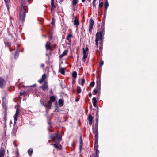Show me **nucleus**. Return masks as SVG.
<instances>
[{"mask_svg":"<svg viewBox=\"0 0 157 157\" xmlns=\"http://www.w3.org/2000/svg\"><path fill=\"white\" fill-rule=\"evenodd\" d=\"M26 8L25 4L24 3H22L21 6L20 15V19L22 21H23L25 18Z\"/></svg>","mask_w":157,"mask_h":157,"instance_id":"obj_1","label":"nucleus"},{"mask_svg":"<svg viewBox=\"0 0 157 157\" xmlns=\"http://www.w3.org/2000/svg\"><path fill=\"white\" fill-rule=\"evenodd\" d=\"M96 39L95 40L96 44L97 47H98V41L99 40H102V33L101 32L97 33L96 35Z\"/></svg>","mask_w":157,"mask_h":157,"instance_id":"obj_2","label":"nucleus"},{"mask_svg":"<svg viewBox=\"0 0 157 157\" xmlns=\"http://www.w3.org/2000/svg\"><path fill=\"white\" fill-rule=\"evenodd\" d=\"M88 51V48L87 47H86L85 48H83V56L82 58V60L84 62H85V59L87 58L88 53L87 52Z\"/></svg>","mask_w":157,"mask_h":157,"instance_id":"obj_3","label":"nucleus"},{"mask_svg":"<svg viewBox=\"0 0 157 157\" xmlns=\"http://www.w3.org/2000/svg\"><path fill=\"white\" fill-rule=\"evenodd\" d=\"M51 137L54 141L56 140H61V136L60 135L58 134H56L54 135H52L51 136Z\"/></svg>","mask_w":157,"mask_h":157,"instance_id":"obj_4","label":"nucleus"},{"mask_svg":"<svg viewBox=\"0 0 157 157\" xmlns=\"http://www.w3.org/2000/svg\"><path fill=\"white\" fill-rule=\"evenodd\" d=\"M89 25V31L90 32L93 28V26L94 23V21L92 19H90Z\"/></svg>","mask_w":157,"mask_h":157,"instance_id":"obj_5","label":"nucleus"},{"mask_svg":"<svg viewBox=\"0 0 157 157\" xmlns=\"http://www.w3.org/2000/svg\"><path fill=\"white\" fill-rule=\"evenodd\" d=\"M6 85L5 80L2 78L0 77V87L3 88Z\"/></svg>","mask_w":157,"mask_h":157,"instance_id":"obj_6","label":"nucleus"},{"mask_svg":"<svg viewBox=\"0 0 157 157\" xmlns=\"http://www.w3.org/2000/svg\"><path fill=\"white\" fill-rule=\"evenodd\" d=\"M19 113V112L18 111V109H17L16 113L14 116V125H15L16 124V121L17 120V117Z\"/></svg>","mask_w":157,"mask_h":157,"instance_id":"obj_7","label":"nucleus"},{"mask_svg":"<svg viewBox=\"0 0 157 157\" xmlns=\"http://www.w3.org/2000/svg\"><path fill=\"white\" fill-rule=\"evenodd\" d=\"M42 89L44 90H48V86L47 82L45 81L44 82V84L42 86Z\"/></svg>","mask_w":157,"mask_h":157,"instance_id":"obj_8","label":"nucleus"},{"mask_svg":"<svg viewBox=\"0 0 157 157\" xmlns=\"http://www.w3.org/2000/svg\"><path fill=\"white\" fill-rule=\"evenodd\" d=\"M52 102L49 101L48 103L44 105V106L47 109H50L51 106Z\"/></svg>","mask_w":157,"mask_h":157,"instance_id":"obj_9","label":"nucleus"},{"mask_svg":"<svg viewBox=\"0 0 157 157\" xmlns=\"http://www.w3.org/2000/svg\"><path fill=\"white\" fill-rule=\"evenodd\" d=\"M7 8L9 10V8L10 7V0H4Z\"/></svg>","mask_w":157,"mask_h":157,"instance_id":"obj_10","label":"nucleus"},{"mask_svg":"<svg viewBox=\"0 0 157 157\" xmlns=\"http://www.w3.org/2000/svg\"><path fill=\"white\" fill-rule=\"evenodd\" d=\"M46 76L45 74H43L40 79L38 81L40 83H42L43 81L45 79Z\"/></svg>","mask_w":157,"mask_h":157,"instance_id":"obj_11","label":"nucleus"},{"mask_svg":"<svg viewBox=\"0 0 157 157\" xmlns=\"http://www.w3.org/2000/svg\"><path fill=\"white\" fill-rule=\"evenodd\" d=\"M88 120L89 123L90 125H91L92 123L93 117L91 115H89L88 117Z\"/></svg>","mask_w":157,"mask_h":157,"instance_id":"obj_12","label":"nucleus"},{"mask_svg":"<svg viewBox=\"0 0 157 157\" xmlns=\"http://www.w3.org/2000/svg\"><path fill=\"white\" fill-rule=\"evenodd\" d=\"M85 82V80L84 78L79 79L78 81L79 83L81 84L82 86H83Z\"/></svg>","mask_w":157,"mask_h":157,"instance_id":"obj_13","label":"nucleus"},{"mask_svg":"<svg viewBox=\"0 0 157 157\" xmlns=\"http://www.w3.org/2000/svg\"><path fill=\"white\" fill-rule=\"evenodd\" d=\"M72 34L71 33L68 35V36L67 37V39L69 42L71 41V38L72 37Z\"/></svg>","mask_w":157,"mask_h":157,"instance_id":"obj_14","label":"nucleus"},{"mask_svg":"<svg viewBox=\"0 0 157 157\" xmlns=\"http://www.w3.org/2000/svg\"><path fill=\"white\" fill-rule=\"evenodd\" d=\"M68 52V51L67 50H65L63 52V53L60 55L59 56V57L60 58H62L64 56L66 55Z\"/></svg>","mask_w":157,"mask_h":157,"instance_id":"obj_15","label":"nucleus"},{"mask_svg":"<svg viewBox=\"0 0 157 157\" xmlns=\"http://www.w3.org/2000/svg\"><path fill=\"white\" fill-rule=\"evenodd\" d=\"M93 104L94 107H96L97 106V100L94 97L92 98Z\"/></svg>","mask_w":157,"mask_h":157,"instance_id":"obj_16","label":"nucleus"},{"mask_svg":"<svg viewBox=\"0 0 157 157\" xmlns=\"http://www.w3.org/2000/svg\"><path fill=\"white\" fill-rule=\"evenodd\" d=\"M74 24L75 26L77 27L79 24L78 21L76 19H75L73 21Z\"/></svg>","mask_w":157,"mask_h":157,"instance_id":"obj_17","label":"nucleus"},{"mask_svg":"<svg viewBox=\"0 0 157 157\" xmlns=\"http://www.w3.org/2000/svg\"><path fill=\"white\" fill-rule=\"evenodd\" d=\"M51 5L52 6L51 10L52 11L55 7L54 4V0H51Z\"/></svg>","mask_w":157,"mask_h":157,"instance_id":"obj_18","label":"nucleus"},{"mask_svg":"<svg viewBox=\"0 0 157 157\" xmlns=\"http://www.w3.org/2000/svg\"><path fill=\"white\" fill-rule=\"evenodd\" d=\"M50 43L49 42H47L45 45V46L47 50L50 49Z\"/></svg>","mask_w":157,"mask_h":157,"instance_id":"obj_19","label":"nucleus"},{"mask_svg":"<svg viewBox=\"0 0 157 157\" xmlns=\"http://www.w3.org/2000/svg\"><path fill=\"white\" fill-rule=\"evenodd\" d=\"M59 103L60 106H62L63 104V101L61 99H59Z\"/></svg>","mask_w":157,"mask_h":157,"instance_id":"obj_20","label":"nucleus"},{"mask_svg":"<svg viewBox=\"0 0 157 157\" xmlns=\"http://www.w3.org/2000/svg\"><path fill=\"white\" fill-rule=\"evenodd\" d=\"M28 152L29 155L31 156L33 152V150L32 149H29L28 151Z\"/></svg>","mask_w":157,"mask_h":157,"instance_id":"obj_21","label":"nucleus"},{"mask_svg":"<svg viewBox=\"0 0 157 157\" xmlns=\"http://www.w3.org/2000/svg\"><path fill=\"white\" fill-rule=\"evenodd\" d=\"M5 151L3 150H1L0 151V157H3Z\"/></svg>","mask_w":157,"mask_h":157,"instance_id":"obj_22","label":"nucleus"},{"mask_svg":"<svg viewBox=\"0 0 157 157\" xmlns=\"http://www.w3.org/2000/svg\"><path fill=\"white\" fill-rule=\"evenodd\" d=\"M53 145L56 148L60 149L61 148V145L59 144H54Z\"/></svg>","mask_w":157,"mask_h":157,"instance_id":"obj_23","label":"nucleus"},{"mask_svg":"<svg viewBox=\"0 0 157 157\" xmlns=\"http://www.w3.org/2000/svg\"><path fill=\"white\" fill-rule=\"evenodd\" d=\"M78 3V0H73L72 1V5L75 6Z\"/></svg>","mask_w":157,"mask_h":157,"instance_id":"obj_24","label":"nucleus"},{"mask_svg":"<svg viewBox=\"0 0 157 157\" xmlns=\"http://www.w3.org/2000/svg\"><path fill=\"white\" fill-rule=\"evenodd\" d=\"M109 6V3L108 1L106 0L105 2V10H106L108 7Z\"/></svg>","mask_w":157,"mask_h":157,"instance_id":"obj_25","label":"nucleus"},{"mask_svg":"<svg viewBox=\"0 0 157 157\" xmlns=\"http://www.w3.org/2000/svg\"><path fill=\"white\" fill-rule=\"evenodd\" d=\"M80 145H79V148H80V149L81 150L82 147V139L81 138V137H80Z\"/></svg>","mask_w":157,"mask_h":157,"instance_id":"obj_26","label":"nucleus"},{"mask_svg":"<svg viewBox=\"0 0 157 157\" xmlns=\"http://www.w3.org/2000/svg\"><path fill=\"white\" fill-rule=\"evenodd\" d=\"M77 73L75 71H74L72 73V76L75 79L77 77Z\"/></svg>","mask_w":157,"mask_h":157,"instance_id":"obj_27","label":"nucleus"},{"mask_svg":"<svg viewBox=\"0 0 157 157\" xmlns=\"http://www.w3.org/2000/svg\"><path fill=\"white\" fill-rule=\"evenodd\" d=\"M59 72L62 74H64V69L62 68H60L59 70Z\"/></svg>","mask_w":157,"mask_h":157,"instance_id":"obj_28","label":"nucleus"},{"mask_svg":"<svg viewBox=\"0 0 157 157\" xmlns=\"http://www.w3.org/2000/svg\"><path fill=\"white\" fill-rule=\"evenodd\" d=\"M77 91L78 93H80L81 92V89L79 86H77Z\"/></svg>","mask_w":157,"mask_h":157,"instance_id":"obj_29","label":"nucleus"},{"mask_svg":"<svg viewBox=\"0 0 157 157\" xmlns=\"http://www.w3.org/2000/svg\"><path fill=\"white\" fill-rule=\"evenodd\" d=\"M17 127L14 126V128L12 130V132L13 133H14L16 131L17 129Z\"/></svg>","mask_w":157,"mask_h":157,"instance_id":"obj_30","label":"nucleus"},{"mask_svg":"<svg viewBox=\"0 0 157 157\" xmlns=\"http://www.w3.org/2000/svg\"><path fill=\"white\" fill-rule=\"evenodd\" d=\"M50 101L52 102H53L55 101V98L54 96L51 97L50 98Z\"/></svg>","mask_w":157,"mask_h":157,"instance_id":"obj_31","label":"nucleus"},{"mask_svg":"<svg viewBox=\"0 0 157 157\" xmlns=\"http://www.w3.org/2000/svg\"><path fill=\"white\" fill-rule=\"evenodd\" d=\"M4 108H5V118H4V120L5 121H6V107L5 106L4 107Z\"/></svg>","mask_w":157,"mask_h":157,"instance_id":"obj_32","label":"nucleus"},{"mask_svg":"<svg viewBox=\"0 0 157 157\" xmlns=\"http://www.w3.org/2000/svg\"><path fill=\"white\" fill-rule=\"evenodd\" d=\"M19 56V53L17 51L16 52L15 54V58H17Z\"/></svg>","mask_w":157,"mask_h":157,"instance_id":"obj_33","label":"nucleus"},{"mask_svg":"<svg viewBox=\"0 0 157 157\" xmlns=\"http://www.w3.org/2000/svg\"><path fill=\"white\" fill-rule=\"evenodd\" d=\"M94 84H95L94 82H93L90 83V85L91 87H93L94 86Z\"/></svg>","mask_w":157,"mask_h":157,"instance_id":"obj_34","label":"nucleus"},{"mask_svg":"<svg viewBox=\"0 0 157 157\" xmlns=\"http://www.w3.org/2000/svg\"><path fill=\"white\" fill-rule=\"evenodd\" d=\"M103 2H101L99 4V8H101L103 7Z\"/></svg>","mask_w":157,"mask_h":157,"instance_id":"obj_35","label":"nucleus"},{"mask_svg":"<svg viewBox=\"0 0 157 157\" xmlns=\"http://www.w3.org/2000/svg\"><path fill=\"white\" fill-rule=\"evenodd\" d=\"M96 0H93V1L92 2V5H93V6L95 7V2H96Z\"/></svg>","mask_w":157,"mask_h":157,"instance_id":"obj_36","label":"nucleus"},{"mask_svg":"<svg viewBox=\"0 0 157 157\" xmlns=\"http://www.w3.org/2000/svg\"><path fill=\"white\" fill-rule=\"evenodd\" d=\"M94 92L95 94H97L98 92V90H97L95 89L94 90Z\"/></svg>","mask_w":157,"mask_h":157,"instance_id":"obj_37","label":"nucleus"},{"mask_svg":"<svg viewBox=\"0 0 157 157\" xmlns=\"http://www.w3.org/2000/svg\"><path fill=\"white\" fill-rule=\"evenodd\" d=\"M88 95H89V96L90 97H91V96H92V94H91V93H89Z\"/></svg>","mask_w":157,"mask_h":157,"instance_id":"obj_38","label":"nucleus"},{"mask_svg":"<svg viewBox=\"0 0 157 157\" xmlns=\"http://www.w3.org/2000/svg\"><path fill=\"white\" fill-rule=\"evenodd\" d=\"M101 66H102V65L103 64H104V62L103 61H101Z\"/></svg>","mask_w":157,"mask_h":157,"instance_id":"obj_39","label":"nucleus"},{"mask_svg":"<svg viewBox=\"0 0 157 157\" xmlns=\"http://www.w3.org/2000/svg\"><path fill=\"white\" fill-rule=\"evenodd\" d=\"M44 66V64H42L41 65V67H43Z\"/></svg>","mask_w":157,"mask_h":157,"instance_id":"obj_40","label":"nucleus"},{"mask_svg":"<svg viewBox=\"0 0 157 157\" xmlns=\"http://www.w3.org/2000/svg\"><path fill=\"white\" fill-rule=\"evenodd\" d=\"M24 94L23 93H20V95H23Z\"/></svg>","mask_w":157,"mask_h":157,"instance_id":"obj_41","label":"nucleus"},{"mask_svg":"<svg viewBox=\"0 0 157 157\" xmlns=\"http://www.w3.org/2000/svg\"><path fill=\"white\" fill-rule=\"evenodd\" d=\"M36 85H33V86H31L30 87H34V86H35Z\"/></svg>","mask_w":157,"mask_h":157,"instance_id":"obj_42","label":"nucleus"},{"mask_svg":"<svg viewBox=\"0 0 157 157\" xmlns=\"http://www.w3.org/2000/svg\"><path fill=\"white\" fill-rule=\"evenodd\" d=\"M85 0H82V1L83 2H84Z\"/></svg>","mask_w":157,"mask_h":157,"instance_id":"obj_43","label":"nucleus"},{"mask_svg":"<svg viewBox=\"0 0 157 157\" xmlns=\"http://www.w3.org/2000/svg\"><path fill=\"white\" fill-rule=\"evenodd\" d=\"M51 23H52V25H53V24L54 23V21H52V22Z\"/></svg>","mask_w":157,"mask_h":157,"instance_id":"obj_44","label":"nucleus"},{"mask_svg":"<svg viewBox=\"0 0 157 157\" xmlns=\"http://www.w3.org/2000/svg\"><path fill=\"white\" fill-rule=\"evenodd\" d=\"M73 9L74 11H75V9L73 7Z\"/></svg>","mask_w":157,"mask_h":157,"instance_id":"obj_45","label":"nucleus"},{"mask_svg":"<svg viewBox=\"0 0 157 157\" xmlns=\"http://www.w3.org/2000/svg\"><path fill=\"white\" fill-rule=\"evenodd\" d=\"M61 2H62L63 0H60Z\"/></svg>","mask_w":157,"mask_h":157,"instance_id":"obj_46","label":"nucleus"},{"mask_svg":"<svg viewBox=\"0 0 157 157\" xmlns=\"http://www.w3.org/2000/svg\"><path fill=\"white\" fill-rule=\"evenodd\" d=\"M96 157H99L98 155H96Z\"/></svg>","mask_w":157,"mask_h":157,"instance_id":"obj_47","label":"nucleus"},{"mask_svg":"<svg viewBox=\"0 0 157 157\" xmlns=\"http://www.w3.org/2000/svg\"><path fill=\"white\" fill-rule=\"evenodd\" d=\"M75 82V80H73V82Z\"/></svg>","mask_w":157,"mask_h":157,"instance_id":"obj_48","label":"nucleus"},{"mask_svg":"<svg viewBox=\"0 0 157 157\" xmlns=\"http://www.w3.org/2000/svg\"><path fill=\"white\" fill-rule=\"evenodd\" d=\"M78 101V99H77V100H76V101Z\"/></svg>","mask_w":157,"mask_h":157,"instance_id":"obj_49","label":"nucleus"}]
</instances>
